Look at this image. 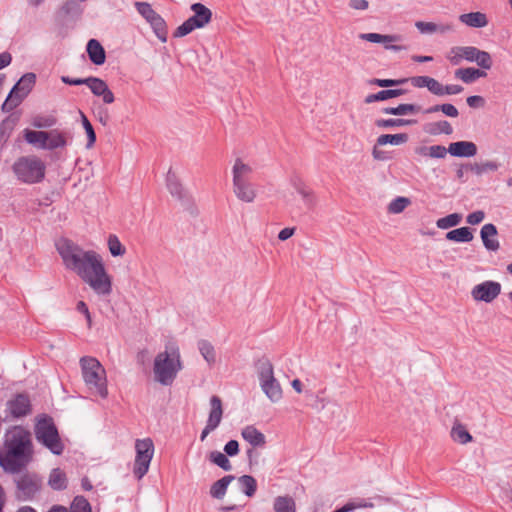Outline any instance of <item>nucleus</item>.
Segmentation results:
<instances>
[{
    "instance_id": "1",
    "label": "nucleus",
    "mask_w": 512,
    "mask_h": 512,
    "mask_svg": "<svg viewBox=\"0 0 512 512\" xmlns=\"http://www.w3.org/2000/svg\"><path fill=\"white\" fill-rule=\"evenodd\" d=\"M31 433L23 426H13L4 436L0 449V467L8 474H16L25 469L33 459Z\"/></svg>"
},
{
    "instance_id": "2",
    "label": "nucleus",
    "mask_w": 512,
    "mask_h": 512,
    "mask_svg": "<svg viewBox=\"0 0 512 512\" xmlns=\"http://www.w3.org/2000/svg\"><path fill=\"white\" fill-rule=\"evenodd\" d=\"M73 272L98 295H109L112 292L111 278L106 272L101 255L96 251L87 250Z\"/></svg>"
},
{
    "instance_id": "3",
    "label": "nucleus",
    "mask_w": 512,
    "mask_h": 512,
    "mask_svg": "<svg viewBox=\"0 0 512 512\" xmlns=\"http://www.w3.org/2000/svg\"><path fill=\"white\" fill-rule=\"evenodd\" d=\"M83 380L88 389L101 398L108 396L106 370L102 364L91 356H83L79 361Z\"/></svg>"
},
{
    "instance_id": "4",
    "label": "nucleus",
    "mask_w": 512,
    "mask_h": 512,
    "mask_svg": "<svg viewBox=\"0 0 512 512\" xmlns=\"http://www.w3.org/2000/svg\"><path fill=\"white\" fill-rule=\"evenodd\" d=\"M181 369L182 362L177 347H171L170 351L166 349L155 357L153 367L154 377L155 380L162 385H171Z\"/></svg>"
},
{
    "instance_id": "5",
    "label": "nucleus",
    "mask_w": 512,
    "mask_h": 512,
    "mask_svg": "<svg viewBox=\"0 0 512 512\" xmlns=\"http://www.w3.org/2000/svg\"><path fill=\"white\" fill-rule=\"evenodd\" d=\"M253 169L240 158L235 160L232 168L233 192L242 202L252 203L257 197L255 186L251 182Z\"/></svg>"
},
{
    "instance_id": "6",
    "label": "nucleus",
    "mask_w": 512,
    "mask_h": 512,
    "mask_svg": "<svg viewBox=\"0 0 512 512\" xmlns=\"http://www.w3.org/2000/svg\"><path fill=\"white\" fill-rule=\"evenodd\" d=\"M12 170L19 181L35 184L44 179L46 167L37 156H22L14 162Z\"/></svg>"
},
{
    "instance_id": "7",
    "label": "nucleus",
    "mask_w": 512,
    "mask_h": 512,
    "mask_svg": "<svg viewBox=\"0 0 512 512\" xmlns=\"http://www.w3.org/2000/svg\"><path fill=\"white\" fill-rule=\"evenodd\" d=\"M34 432L37 441L53 454H62L64 445L60 439L57 427L50 416L44 415L39 418L35 424Z\"/></svg>"
},
{
    "instance_id": "8",
    "label": "nucleus",
    "mask_w": 512,
    "mask_h": 512,
    "mask_svg": "<svg viewBox=\"0 0 512 512\" xmlns=\"http://www.w3.org/2000/svg\"><path fill=\"white\" fill-rule=\"evenodd\" d=\"M256 367L262 391L273 403L279 402L283 397V392L280 383L274 377L272 363L267 358H261Z\"/></svg>"
},
{
    "instance_id": "9",
    "label": "nucleus",
    "mask_w": 512,
    "mask_h": 512,
    "mask_svg": "<svg viewBox=\"0 0 512 512\" xmlns=\"http://www.w3.org/2000/svg\"><path fill=\"white\" fill-rule=\"evenodd\" d=\"M13 481L16 486L15 497L19 501H31L42 489V478L35 472L17 473Z\"/></svg>"
},
{
    "instance_id": "10",
    "label": "nucleus",
    "mask_w": 512,
    "mask_h": 512,
    "mask_svg": "<svg viewBox=\"0 0 512 512\" xmlns=\"http://www.w3.org/2000/svg\"><path fill=\"white\" fill-rule=\"evenodd\" d=\"M33 412V405L30 395L27 392H17L5 403V421H15L30 416Z\"/></svg>"
},
{
    "instance_id": "11",
    "label": "nucleus",
    "mask_w": 512,
    "mask_h": 512,
    "mask_svg": "<svg viewBox=\"0 0 512 512\" xmlns=\"http://www.w3.org/2000/svg\"><path fill=\"white\" fill-rule=\"evenodd\" d=\"M193 15L185 20L174 31V37H184L198 28L205 27L212 19L211 10L201 3L191 5Z\"/></svg>"
},
{
    "instance_id": "12",
    "label": "nucleus",
    "mask_w": 512,
    "mask_h": 512,
    "mask_svg": "<svg viewBox=\"0 0 512 512\" xmlns=\"http://www.w3.org/2000/svg\"><path fill=\"white\" fill-rule=\"evenodd\" d=\"M55 247L60 255L64 267L72 271L79 264L80 259L85 256L87 250H84L80 245L68 239L61 237L55 241Z\"/></svg>"
},
{
    "instance_id": "13",
    "label": "nucleus",
    "mask_w": 512,
    "mask_h": 512,
    "mask_svg": "<svg viewBox=\"0 0 512 512\" xmlns=\"http://www.w3.org/2000/svg\"><path fill=\"white\" fill-rule=\"evenodd\" d=\"M36 82L34 73L24 74L20 80L14 85L6 100L2 104L4 112H10L16 108L22 100L30 93Z\"/></svg>"
},
{
    "instance_id": "14",
    "label": "nucleus",
    "mask_w": 512,
    "mask_h": 512,
    "mask_svg": "<svg viewBox=\"0 0 512 512\" xmlns=\"http://www.w3.org/2000/svg\"><path fill=\"white\" fill-rule=\"evenodd\" d=\"M136 457L134 461L133 474L141 480L149 470L154 455V444L150 438L138 439L135 443Z\"/></svg>"
},
{
    "instance_id": "15",
    "label": "nucleus",
    "mask_w": 512,
    "mask_h": 512,
    "mask_svg": "<svg viewBox=\"0 0 512 512\" xmlns=\"http://www.w3.org/2000/svg\"><path fill=\"white\" fill-rule=\"evenodd\" d=\"M134 5L138 13L150 24L156 37L162 43H165L168 37V29L164 18L148 2H135Z\"/></svg>"
},
{
    "instance_id": "16",
    "label": "nucleus",
    "mask_w": 512,
    "mask_h": 512,
    "mask_svg": "<svg viewBox=\"0 0 512 512\" xmlns=\"http://www.w3.org/2000/svg\"><path fill=\"white\" fill-rule=\"evenodd\" d=\"M502 286L497 281L486 280L471 289V297L476 302H493L501 293Z\"/></svg>"
},
{
    "instance_id": "17",
    "label": "nucleus",
    "mask_w": 512,
    "mask_h": 512,
    "mask_svg": "<svg viewBox=\"0 0 512 512\" xmlns=\"http://www.w3.org/2000/svg\"><path fill=\"white\" fill-rule=\"evenodd\" d=\"M211 409L209 412L206 426L201 432L200 440L204 441L206 437L214 431L220 424L223 415L222 401L220 397L214 395L210 398Z\"/></svg>"
},
{
    "instance_id": "18",
    "label": "nucleus",
    "mask_w": 512,
    "mask_h": 512,
    "mask_svg": "<svg viewBox=\"0 0 512 512\" xmlns=\"http://www.w3.org/2000/svg\"><path fill=\"white\" fill-rule=\"evenodd\" d=\"M86 86L89 87L91 92L98 97H102L105 104H111L115 101L113 92L109 89L107 83L94 76L87 77Z\"/></svg>"
},
{
    "instance_id": "19",
    "label": "nucleus",
    "mask_w": 512,
    "mask_h": 512,
    "mask_svg": "<svg viewBox=\"0 0 512 512\" xmlns=\"http://www.w3.org/2000/svg\"><path fill=\"white\" fill-rule=\"evenodd\" d=\"M478 48L474 46H458L449 50L446 57L453 64L458 65L463 59L473 62Z\"/></svg>"
},
{
    "instance_id": "20",
    "label": "nucleus",
    "mask_w": 512,
    "mask_h": 512,
    "mask_svg": "<svg viewBox=\"0 0 512 512\" xmlns=\"http://www.w3.org/2000/svg\"><path fill=\"white\" fill-rule=\"evenodd\" d=\"M359 38L372 43H381L387 50L399 51L402 49L401 46L393 44L398 40V37L395 35H383L379 33H361L359 35Z\"/></svg>"
},
{
    "instance_id": "21",
    "label": "nucleus",
    "mask_w": 512,
    "mask_h": 512,
    "mask_svg": "<svg viewBox=\"0 0 512 512\" xmlns=\"http://www.w3.org/2000/svg\"><path fill=\"white\" fill-rule=\"evenodd\" d=\"M481 239L483 245L487 250L497 251L500 247L499 241L497 240V228L494 224L488 223L481 228Z\"/></svg>"
},
{
    "instance_id": "22",
    "label": "nucleus",
    "mask_w": 512,
    "mask_h": 512,
    "mask_svg": "<svg viewBox=\"0 0 512 512\" xmlns=\"http://www.w3.org/2000/svg\"><path fill=\"white\" fill-rule=\"evenodd\" d=\"M448 152L455 157H472L477 153V146L470 141L453 142L449 145Z\"/></svg>"
},
{
    "instance_id": "23",
    "label": "nucleus",
    "mask_w": 512,
    "mask_h": 512,
    "mask_svg": "<svg viewBox=\"0 0 512 512\" xmlns=\"http://www.w3.org/2000/svg\"><path fill=\"white\" fill-rule=\"evenodd\" d=\"M87 53L90 61L95 65H102L106 60V53L101 43L96 39H90L87 43Z\"/></svg>"
},
{
    "instance_id": "24",
    "label": "nucleus",
    "mask_w": 512,
    "mask_h": 512,
    "mask_svg": "<svg viewBox=\"0 0 512 512\" xmlns=\"http://www.w3.org/2000/svg\"><path fill=\"white\" fill-rule=\"evenodd\" d=\"M241 435L243 439L253 447H263L266 444L265 435L253 425H249L243 428Z\"/></svg>"
},
{
    "instance_id": "25",
    "label": "nucleus",
    "mask_w": 512,
    "mask_h": 512,
    "mask_svg": "<svg viewBox=\"0 0 512 512\" xmlns=\"http://www.w3.org/2000/svg\"><path fill=\"white\" fill-rule=\"evenodd\" d=\"M293 187L302 197L307 209L312 210L317 204V198L314 192L307 187L301 180L293 181Z\"/></svg>"
},
{
    "instance_id": "26",
    "label": "nucleus",
    "mask_w": 512,
    "mask_h": 512,
    "mask_svg": "<svg viewBox=\"0 0 512 512\" xmlns=\"http://www.w3.org/2000/svg\"><path fill=\"white\" fill-rule=\"evenodd\" d=\"M459 20L463 24H465L469 27H475V28H482L488 24L487 17L482 12H471V13L461 14L459 16Z\"/></svg>"
},
{
    "instance_id": "27",
    "label": "nucleus",
    "mask_w": 512,
    "mask_h": 512,
    "mask_svg": "<svg viewBox=\"0 0 512 512\" xmlns=\"http://www.w3.org/2000/svg\"><path fill=\"white\" fill-rule=\"evenodd\" d=\"M49 137L45 144V149L55 150L57 148H63L67 145V132H61L57 129L47 132Z\"/></svg>"
},
{
    "instance_id": "28",
    "label": "nucleus",
    "mask_w": 512,
    "mask_h": 512,
    "mask_svg": "<svg viewBox=\"0 0 512 512\" xmlns=\"http://www.w3.org/2000/svg\"><path fill=\"white\" fill-rule=\"evenodd\" d=\"M235 479L233 475H226L214 482L210 488V495L215 499H222L227 491L228 485Z\"/></svg>"
},
{
    "instance_id": "29",
    "label": "nucleus",
    "mask_w": 512,
    "mask_h": 512,
    "mask_svg": "<svg viewBox=\"0 0 512 512\" xmlns=\"http://www.w3.org/2000/svg\"><path fill=\"white\" fill-rule=\"evenodd\" d=\"M48 485L57 491H61L67 488V477L64 471L60 468H54L49 475Z\"/></svg>"
},
{
    "instance_id": "30",
    "label": "nucleus",
    "mask_w": 512,
    "mask_h": 512,
    "mask_svg": "<svg viewBox=\"0 0 512 512\" xmlns=\"http://www.w3.org/2000/svg\"><path fill=\"white\" fill-rule=\"evenodd\" d=\"M486 76V73L484 71H481L476 68H460L455 71V77L457 79L462 80L465 83H472L475 80Z\"/></svg>"
},
{
    "instance_id": "31",
    "label": "nucleus",
    "mask_w": 512,
    "mask_h": 512,
    "mask_svg": "<svg viewBox=\"0 0 512 512\" xmlns=\"http://www.w3.org/2000/svg\"><path fill=\"white\" fill-rule=\"evenodd\" d=\"M418 32L425 35H432V34H443L446 31L450 30L451 27L449 25L444 24H437L434 22H423L418 21L417 24Z\"/></svg>"
},
{
    "instance_id": "32",
    "label": "nucleus",
    "mask_w": 512,
    "mask_h": 512,
    "mask_svg": "<svg viewBox=\"0 0 512 512\" xmlns=\"http://www.w3.org/2000/svg\"><path fill=\"white\" fill-rule=\"evenodd\" d=\"M274 512H296V504L292 497L278 496L273 503Z\"/></svg>"
},
{
    "instance_id": "33",
    "label": "nucleus",
    "mask_w": 512,
    "mask_h": 512,
    "mask_svg": "<svg viewBox=\"0 0 512 512\" xmlns=\"http://www.w3.org/2000/svg\"><path fill=\"white\" fill-rule=\"evenodd\" d=\"M167 188L173 197L182 199L184 197V189L176 177L175 173L171 170L168 171L166 177Z\"/></svg>"
},
{
    "instance_id": "34",
    "label": "nucleus",
    "mask_w": 512,
    "mask_h": 512,
    "mask_svg": "<svg viewBox=\"0 0 512 512\" xmlns=\"http://www.w3.org/2000/svg\"><path fill=\"white\" fill-rule=\"evenodd\" d=\"M24 137L29 144H33L41 149H45V144L48 140L49 135L45 131H34L27 129L25 130Z\"/></svg>"
},
{
    "instance_id": "35",
    "label": "nucleus",
    "mask_w": 512,
    "mask_h": 512,
    "mask_svg": "<svg viewBox=\"0 0 512 512\" xmlns=\"http://www.w3.org/2000/svg\"><path fill=\"white\" fill-rule=\"evenodd\" d=\"M451 438L460 444H466L472 441V436L467 431L464 425L459 422H455L451 429Z\"/></svg>"
},
{
    "instance_id": "36",
    "label": "nucleus",
    "mask_w": 512,
    "mask_h": 512,
    "mask_svg": "<svg viewBox=\"0 0 512 512\" xmlns=\"http://www.w3.org/2000/svg\"><path fill=\"white\" fill-rule=\"evenodd\" d=\"M418 87H426L431 93L443 96V85L434 78L418 76Z\"/></svg>"
},
{
    "instance_id": "37",
    "label": "nucleus",
    "mask_w": 512,
    "mask_h": 512,
    "mask_svg": "<svg viewBox=\"0 0 512 512\" xmlns=\"http://www.w3.org/2000/svg\"><path fill=\"white\" fill-rule=\"evenodd\" d=\"M446 239L454 242H470L473 239V234L468 227H461L449 231L446 234Z\"/></svg>"
},
{
    "instance_id": "38",
    "label": "nucleus",
    "mask_w": 512,
    "mask_h": 512,
    "mask_svg": "<svg viewBox=\"0 0 512 512\" xmlns=\"http://www.w3.org/2000/svg\"><path fill=\"white\" fill-rule=\"evenodd\" d=\"M241 491L248 497H252L257 490V482L253 476L243 475L238 478Z\"/></svg>"
},
{
    "instance_id": "39",
    "label": "nucleus",
    "mask_w": 512,
    "mask_h": 512,
    "mask_svg": "<svg viewBox=\"0 0 512 512\" xmlns=\"http://www.w3.org/2000/svg\"><path fill=\"white\" fill-rule=\"evenodd\" d=\"M411 204L412 201L410 198L398 196L389 203L387 212L389 214H399L402 213Z\"/></svg>"
},
{
    "instance_id": "40",
    "label": "nucleus",
    "mask_w": 512,
    "mask_h": 512,
    "mask_svg": "<svg viewBox=\"0 0 512 512\" xmlns=\"http://www.w3.org/2000/svg\"><path fill=\"white\" fill-rule=\"evenodd\" d=\"M408 140V135L406 133L399 134H382L377 138V145H400Z\"/></svg>"
},
{
    "instance_id": "41",
    "label": "nucleus",
    "mask_w": 512,
    "mask_h": 512,
    "mask_svg": "<svg viewBox=\"0 0 512 512\" xmlns=\"http://www.w3.org/2000/svg\"><path fill=\"white\" fill-rule=\"evenodd\" d=\"M209 460L219 466L224 471H230L232 469V465L226 454H223L220 451H212L209 454Z\"/></svg>"
},
{
    "instance_id": "42",
    "label": "nucleus",
    "mask_w": 512,
    "mask_h": 512,
    "mask_svg": "<svg viewBox=\"0 0 512 512\" xmlns=\"http://www.w3.org/2000/svg\"><path fill=\"white\" fill-rule=\"evenodd\" d=\"M448 152V148L441 145H432L420 149V154L424 157L444 158Z\"/></svg>"
},
{
    "instance_id": "43",
    "label": "nucleus",
    "mask_w": 512,
    "mask_h": 512,
    "mask_svg": "<svg viewBox=\"0 0 512 512\" xmlns=\"http://www.w3.org/2000/svg\"><path fill=\"white\" fill-rule=\"evenodd\" d=\"M198 349L201 353V355L204 357V359L209 363L212 364L215 362V350L212 344L207 340H200L198 342Z\"/></svg>"
},
{
    "instance_id": "44",
    "label": "nucleus",
    "mask_w": 512,
    "mask_h": 512,
    "mask_svg": "<svg viewBox=\"0 0 512 512\" xmlns=\"http://www.w3.org/2000/svg\"><path fill=\"white\" fill-rule=\"evenodd\" d=\"M462 221L461 214L453 213L437 220L436 225L440 229H448L457 226Z\"/></svg>"
},
{
    "instance_id": "45",
    "label": "nucleus",
    "mask_w": 512,
    "mask_h": 512,
    "mask_svg": "<svg viewBox=\"0 0 512 512\" xmlns=\"http://www.w3.org/2000/svg\"><path fill=\"white\" fill-rule=\"evenodd\" d=\"M108 248L112 256H123L126 252L125 247L121 244L118 237L114 234H111L108 237Z\"/></svg>"
},
{
    "instance_id": "46",
    "label": "nucleus",
    "mask_w": 512,
    "mask_h": 512,
    "mask_svg": "<svg viewBox=\"0 0 512 512\" xmlns=\"http://www.w3.org/2000/svg\"><path fill=\"white\" fill-rule=\"evenodd\" d=\"M416 110V105L414 104H400L397 107H386L382 109V112L385 114H393V115H406L408 113H412Z\"/></svg>"
},
{
    "instance_id": "47",
    "label": "nucleus",
    "mask_w": 512,
    "mask_h": 512,
    "mask_svg": "<svg viewBox=\"0 0 512 512\" xmlns=\"http://www.w3.org/2000/svg\"><path fill=\"white\" fill-rule=\"evenodd\" d=\"M70 512H92V509L85 497L76 496L71 504Z\"/></svg>"
},
{
    "instance_id": "48",
    "label": "nucleus",
    "mask_w": 512,
    "mask_h": 512,
    "mask_svg": "<svg viewBox=\"0 0 512 512\" xmlns=\"http://www.w3.org/2000/svg\"><path fill=\"white\" fill-rule=\"evenodd\" d=\"M473 62H476L478 66L485 70H489L492 67L491 55L488 52L479 49L477 50Z\"/></svg>"
},
{
    "instance_id": "49",
    "label": "nucleus",
    "mask_w": 512,
    "mask_h": 512,
    "mask_svg": "<svg viewBox=\"0 0 512 512\" xmlns=\"http://www.w3.org/2000/svg\"><path fill=\"white\" fill-rule=\"evenodd\" d=\"M57 123V119L52 116H36L32 121V125L36 128H51Z\"/></svg>"
},
{
    "instance_id": "50",
    "label": "nucleus",
    "mask_w": 512,
    "mask_h": 512,
    "mask_svg": "<svg viewBox=\"0 0 512 512\" xmlns=\"http://www.w3.org/2000/svg\"><path fill=\"white\" fill-rule=\"evenodd\" d=\"M81 117H82L83 128L85 129V132H86L87 138H88L86 147L91 148L95 144L96 134H95L94 128H93L92 124L90 123V121L88 120V118L83 113H81Z\"/></svg>"
},
{
    "instance_id": "51",
    "label": "nucleus",
    "mask_w": 512,
    "mask_h": 512,
    "mask_svg": "<svg viewBox=\"0 0 512 512\" xmlns=\"http://www.w3.org/2000/svg\"><path fill=\"white\" fill-rule=\"evenodd\" d=\"M410 121L404 119H377L375 125L379 128H392L409 124Z\"/></svg>"
},
{
    "instance_id": "52",
    "label": "nucleus",
    "mask_w": 512,
    "mask_h": 512,
    "mask_svg": "<svg viewBox=\"0 0 512 512\" xmlns=\"http://www.w3.org/2000/svg\"><path fill=\"white\" fill-rule=\"evenodd\" d=\"M442 111L445 115L449 117H457L459 115V112L457 108L452 104H442V105H436L430 109H428L426 112H436V111Z\"/></svg>"
},
{
    "instance_id": "53",
    "label": "nucleus",
    "mask_w": 512,
    "mask_h": 512,
    "mask_svg": "<svg viewBox=\"0 0 512 512\" xmlns=\"http://www.w3.org/2000/svg\"><path fill=\"white\" fill-rule=\"evenodd\" d=\"M471 169L474 173L480 175L485 172L496 171L498 169V164L494 161H486L480 164H475Z\"/></svg>"
},
{
    "instance_id": "54",
    "label": "nucleus",
    "mask_w": 512,
    "mask_h": 512,
    "mask_svg": "<svg viewBox=\"0 0 512 512\" xmlns=\"http://www.w3.org/2000/svg\"><path fill=\"white\" fill-rule=\"evenodd\" d=\"M14 125H15L14 121L11 120L9 117L4 119L1 122V124H0V135H1V138L9 137L10 132L14 128Z\"/></svg>"
},
{
    "instance_id": "55",
    "label": "nucleus",
    "mask_w": 512,
    "mask_h": 512,
    "mask_svg": "<svg viewBox=\"0 0 512 512\" xmlns=\"http://www.w3.org/2000/svg\"><path fill=\"white\" fill-rule=\"evenodd\" d=\"M404 93L405 90L403 89H388L379 91V96L381 97V101H384L390 98L401 96Z\"/></svg>"
},
{
    "instance_id": "56",
    "label": "nucleus",
    "mask_w": 512,
    "mask_h": 512,
    "mask_svg": "<svg viewBox=\"0 0 512 512\" xmlns=\"http://www.w3.org/2000/svg\"><path fill=\"white\" fill-rule=\"evenodd\" d=\"M406 80H393V79H373L370 81L371 84L377 85L379 87H391L399 85Z\"/></svg>"
},
{
    "instance_id": "57",
    "label": "nucleus",
    "mask_w": 512,
    "mask_h": 512,
    "mask_svg": "<svg viewBox=\"0 0 512 512\" xmlns=\"http://www.w3.org/2000/svg\"><path fill=\"white\" fill-rule=\"evenodd\" d=\"M224 452L227 456L233 457L239 453V443L236 440L228 441L224 446Z\"/></svg>"
},
{
    "instance_id": "58",
    "label": "nucleus",
    "mask_w": 512,
    "mask_h": 512,
    "mask_svg": "<svg viewBox=\"0 0 512 512\" xmlns=\"http://www.w3.org/2000/svg\"><path fill=\"white\" fill-rule=\"evenodd\" d=\"M466 102H467L468 106L471 108H479V107H483L485 105L484 98L482 96H478V95L469 96L466 99Z\"/></svg>"
},
{
    "instance_id": "59",
    "label": "nucleus",
    "mask_w": 512,
    "mask_h": 512,
    "mask_svg": "<svg viewBox=\"0 0 512 512\" xmlns=\"http://www.w3.org/2000/svg\"><path fill=\"white\" fill-rule=\"evenodd\" d=\"M485 218V214L483 211H475L467 216V222L471 225H476L481 223Z\"/></svg>"
},
{
    "instance_id": "60",
    "label": "nucleus",
    "mask_w": 512,
    "mask_h": 512,
    "mask_svg": "<svg viewBox=\"0 0 512 512\" xmlns=\"http://www.w3.org/2000/svg\"><path fill=\"white\" fill-rule=\"evenodd\" d=\"M61 81L67 85H86L87 78H71L69 76H62Z\"/></svg>"
},
{
    "instance_id": "61",
    "label": "nucleus",
    "mask_w": 512,
    "mask_h": 512,
    "mask_svg": "<svg viewBox=\"0 0 512 512\" xmlns=\"http://www.w3.org/2000/svg\"><path fill=\"white\" fill-rule=\"evenodd\" d=\"M77 8L78 3L75 0H68L62 5L61 12L64 15H69L70 13L74 12Z\"/></svg>"
},
{
    "instance_id": "62",
    "label": "nucleus",
    "mask_w": 512,
    "mask_h": 512,
    "mask_svg": "<svg viewBox=\"0 0 512 512\" xmlns=\"http://www.w3.org/2000/svg\"><path fill=\"white\" fill-rule=\"evenodd\" d=\"M348 5L354 10H366L369 3L367 0H349Z\"/></svg>"
},
{
    "instance_id": "63",
    "label": "nucleus",
    "mask_w": 512,
    "mask_h": 512,
    "mask_svg": "<svg viewBox=\"0 0 512 512\" xmlns=\"http://www.w3.org/2000/svg\"><path fill=\"white\" fill-rule=\"evenodd\" d=\"M463 91L460 85H447L443 86V95H454L459 94Z\"/></svg>"
},
{
    "instance_id": "64",
    "label": "nucleus",
    "mask_w": 512,
    "mask_h": 512,
    "mask_svg": "<svg viewBox=\"0 0 512 512\" xmlns=\"http://www.w3.org/2000/svg\"><path fill=\"white\" fill-rule=\"evenodd\" d=\"M295 232V228H284L278 234V239L281 241H285L293 236Z\"/></svg>"
}]
</instances>
